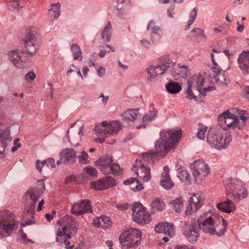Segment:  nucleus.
Returning a JSON list of instances; mask_svg holds the SVG:
<instances>
[{
  "mask_svg": "<svg viewBox=\"0 0 249 249\" xmlns=\"http://www.w3.org/2000/svg\"><path fill=\"white\" fill-rule=\"evenodd\" d=\"M181 137V130L171 129L168 131H162L160 133V139L157 140L155 144L156 151L150 150L142 153V162H148L153 163L157 157L158 152L163 151L166 153L174 148L176 143L178 142Z\"/></svg>",
  "mask_w": 249,
  "mask_h": 249,
  "instance_id": "obj_1",
  "label": "nucleus"
},
{
  "mask_svg": "<svg viewBox=\"0 0 249 249\" xmlns=\"http://www.w3.org/2000/svg\"><path fill=\"white\" fill-rule=\"evenodd\" d=\"M231 135L229 133H226L224 138L222 131L211 129L207 133V142L212 146L218 150L226 148L231 141Z\"/></svg>",
  "mask_w": 249,
  "mask_h": 249,
  "instance_id": "obj_2",
  "label": "nucleus"
},
{
  "mask_svg": "<svg viewBox=\"0 0 249 249\" xmlns=\"http://www.w3.org/2000/svg\"><path fill=\"white\" fill-rule=\"evenodd\" d=\"M226 195L234 199H241L247 197L248 192L240 180L230 178L224 181Z\"/></svg>",
  "mask_w": 249,
  "mask_h": 249,
  "instance_id": "obj_3",
  "label": "nucleus"
},
{
  "mask_svg": "<svg viewBox=\"0 0 249 249\" xmlns=\"http://www.w3.org/2000/svg\"><path fill=\"white\" fill-rule=\"evenodd\" d=\"M119 240L122 249H130L135 248L141 243V231L139 230L130 228L120 235Z\"/></svg>",
  "mask_w": 249,
  "mask_h": 249,
  "instance_id": "obj_4",
  "label": "nucleus"
},
{
  "mask_svg": "<svg viewBox=\"0 0 249 249\" xmlns=\"http://www.w3.org/2000/svg\"><path fill=\"white\" fill-rule=\"evenodd\" d=\"M16 225L14 214L7 210L0 212V238L9 236Z\"/></svg>",
  "mask_w": 249,
  "mask_h": 249,
  "instance_id": "obj_5",
  "label": "nucleus"
},
{
  "mask_svg": "<svg viewBox=\"0 0 249 249\" xmlns=\"http://www.w3.org/2000/svg\"><path fill=\"white\" fill-rule=\"evenodd\" d=\"M190 169L195 181L197 184L200 183L211 172L208 165L202 159L194 161L190 165Z\"/></svg>",
  "mask_w": 249,
  "mask_h": 249,
  "instance_id": "obj_6",
  "label": "nucleus"
},
{
  "mask_svg": "<svg viewBox=\"0 0 249 249\" xmlns=\"http://www.w3.org/2000/svg\"><path fill=\"white\" fill-rule=\"evenodd\" d=\"M182 233L189 242L194 243L197 241L200 236V231L195 219L184 222L182 226Z\"/></svg>",
  "mask_w": 249,
  "mask_h": 249,
  "instance_id": "obj_7",
  "label": "nucleus"
},
{
  "mask_svg": "<svg viewBox=\"0 0 249 249\" xmlns=\"http://www.w3.org/2000/svg\"><path fill=\"white\" fill-rule=\"evenodd\" d=\"M171 64L169 60L164 58H160L155 66H151L147 69L148 79L152 81L158 75L163 74Z\"/></svg>",
  "mask_w": 249,
  "mask_h": 249,
  "instance_id": "obj_8",
  "label": "nucleus"
},
{
  "mask_svg": "<svg viewBox=\"0 0 249 249\" xmlns=\"http://www.w3.org/2000/svg\"><path fill=\"white\" fill-rule=\"evenodd\" d=\"M196 223L199 231H202L206 233L212 235L217 234V232L213 228V220L208 213H203L196 220Z\"/></svg>",
  "mask_w": 249,
  "mask_h": 249,
  "instance_id": "obj_9",
  "label": "nucleus"
},
{
  "mask_svg": "<svg viewBox=\"0 0 249 249\" xmlns=\"http://www.w3.org/2000/svg\"><path fill=\"white\" fill-rule=\"evenodd\" d=\"M239 113L240 115L239 118V117H236L235 115L231 114L229 110L222 113L223 117H225L226 121L227 120H232L231 123L227 124L228 127H232V128L237 127L240 129L245 125V122L247 120V117L245 115L247 114V111L245 110H241Z\"/></svg>",
  "mask_w": 249,
  "mask_h": 249,
  "instance_id": "obj_10",
  "label": "nucleus"
},
{
  "mask_svg": "<svg viewBox=\"0 0 249 249\" xmlns=\"http://www.w3.org/2000/svg\"><path fill=\"white\" fill-rule=\"evenodd\" d=\"M133 220L138 223L146 224L150 222V215L140 202H135L131 208Z\"/></svg>",
  "mask_w": 249,
  "mask_h": 249,
  "instance_id": "obj_11",
  "label": "nucleus"
},
{
  "mask_svg": "<svg viewBox=\"0 0 249 249\" xmlns=\"http://www.w3.org/2000/svg\"><path fill=\"white\" fill-rule=\"evenodd\" d=\"M44 181V179L39 180L36 186L30 188L25 194V196H28L31 201V209L35 208L39 197L41 196L45 189Z\"/></svg>",
  "mask_w": 249,
  "mask_h": 249,
  "instance_id": "obj_12",
  "label": "nucleus"
},
{
  "mask_svg": "<svg viewBox=\"0 0 249 249\" xmlns=\"http://www.w3.org/2000/svg\"><path fill=\"white\" fill-rule=\"evenodd\" d=\"M132 171L136 174L142 182H148L151 178L150 168L144 165L141 160H136L135 164L133 165Z\"/></svg>",
  "mask_w": 249,
  "mask_h": 249,
  "instance_id": "obj_13",
  "label": "nucleus"
},
{
  "mask_svg": "<svg viewBox=\"0 0 249 249\" xmlns=\"http://www.w3.org/2000/svg\"><path fill=\"white\" fill-rule=\"evenodd\" d=\"M93 130L95 135L97 136L94 141L100 143H103L109 135V122L106 121L101 124H96Z\"/></svg>",
  "mask_w": 249,
  "mask_h": 249,
  "instance_id": "obj_14",
  "label": "nucleus"
},
{
  "mask_svg": "<svg viewBox=\"0 0 249 249\" xmlns=\"http://www.w3.org/2000/svg\"><path fill=\"white\" fill-rule=\"evenodd\" d=\"M25 50L21 53H26L27 56H33L38 50V46L36 44V38L33 33L28 32L24 40Z\"/></svg>",
  "mask_w": 249,
  "mask_h": 249,
  "instance_id": "obj_15",
  "label": "nucleus"
},
{
  "mask_svg": "<svg viewBox=\"0 0 249 249\" xmlns=\"http://www.w3.org/2000/svg\"><path fill=\"white\" fill-rule=\"evenodd\" d=\"M71 213L76 215H80L86 213H92V209L89 200H84L74 203L71 208Z\"/></svg>",
  "mask_w": 249,
  "mask_h": 249,
  "instance_id": "obj_16",
  "label": "nucleus"
},
{
  "mask_svg": "<svg viewBox=\"0 0 249 249\" xmlns=\"http://www.w3.org/2000/svg\"><path fill=\"white\" fill-rule=\"evenodd\" d=\"M202 198L198 194H194L188 200V206L185 210L186 215H190L196 212L202 206Z\"/></svg>",
  "mask_w": 249,
  "mask_h": 249,
  "instance_id": "obj_17",
  "label": "nucleus"
},
{
  "mask_svg": "<svg viewBox=\"0 0 249 249\" xmlns=\"http://www.w3.org/2000/svg\"><path fill=\"white\" fill-rule=\"evenodd\" d=\"M62 223V221L59 220L57 221V224L59 226L58 230L56 232V242H60V240L59 237L63 236H66V239H70L72 236L76 234L77 232V228L76 226L71 225L68 230V232L66 233L68 230V227L66 226H64L62 227H60Z\"/></svg>",
  "mask_w": 249,
  "mask_h": 249,
  "instance_id": "obj_18",
  "label": "nucleus"
},
{
  "mask_svg": "<svg viewBox=\"0 0 249 249\" xmlns=\"http://www.w3.org/2000/svg\"><path fill=\"white\" fill-rule=\"evenodd\" d=\"M239 68L245 74L249 73V51H243L237 58Z\"/></svg>",
  "mask_w": 249,
  "mask_h": 249,
  "instance_id": "obj_19",
  "label": "nucleus"
},
{
  "mask_svg": "<svg viewBox=\"0 0 249 249\" xmlns=\"http://www.w3.org/2000/svg\"><path fill=\"white\" fill-rule=\"evenodd\" d=\"M8 58L16 67L21 69L25 67L26 59L19 55L18 50L10 51L8 53Z\"/></svg>",
  "mask_w": 249,
  "mask_h": 249,
  "instance_id": "obj_20",
  "label": "nucleus"
},
{
  "mask_svg": "<svg viewBox=\"0 0 249 249\" xmlns=\"http://www.w3.org/2000/svg\"><path fill=\"white\" fill-rule=\"evenodd\" d=\"M155 231L157 233H164L172 237L174 232V225L167 222H160L155 226Z\"/></svg>",
  "mask_w": 249,
  "mask_h": 249,
  "instance_id": "obj_21",
  "label": "nucleus"
},
{
  "mask_svg": "<svg viewBox=\"0 0 249 249\" xmlns=\"http://www.w3.org/2000/svg\"><path fill=\"white\" fill-rule=\"evenodd\" d=\"M76 152L72 148H67L61 152V160L64 163H73L77 158Z\"/></svg>",
  "mask_w": 249,
  "mask_h": 249,
  "instance_id": "obj_22",
  "label": "nucleus"
},
{
  "mask_svg": "<svg viewBox=\"0 0 249 249\" xmlns=\"http://www.w3.org/2000/svg\"><path fill=\"white\" fill-rule=\"evenodd\" d=\"M95 165L105 175L109 174V156H103L95 162Z\"/></svg>",
  "mask_w": 249,
  "mask_h": 249,
  "instance_id": "obj_23",
  "label": "nucleus"
},
{
  "mask_svg": "<svg viewBox=\"0 0 249 249\" xmlns=\"http://www.w3.org/2000/svg\"><path fill=\"white\" fill-rule=\"evenodd\" d=\"M204 77L199 73L194 74L188 79V84L191 87H195L196 89L200 90L204 84Z\"/></svg>",
  "mask_w": 249,
  "mask_h": 249,
  "instance_id": "obj_24",
  "label": "nucleus"
},
{
  "mask_svg": "<svg viewBox=\"0 0 249 249\" xmlns=\"http://www.w3.org/2000/svg\"><path fill=\"white\" fill-rule=\"evenodd\" d=\"M216 207L219 210L226 213L233 212L236 208L233 202L229 199H227L225 201L219 203Z\"/></svg>",
  "mask_w": 249,
  "mask_h": 249,
  "instance_id": "obj_25",
  "label": "nucleus"
},
{
  "mask_svg": "<svg viewBox=\"0 0 249 249\" xmlns=\"http://www.w3.org/2000/svg\"><path fill=\"white\" fill-rule=\"evenodd\" d=\"M90 187L98 191L107 189L109 187V177L107 176L103 179L91 182Z\"/></svg>",
  "mask_w": 249,
  "mask_h": 249,
  "instance_id": "obj_26",
  "label": "nucleus"
},
{
  "mask_svg": "<svg viewBox=\"0 0 249 249\" xmlns=\"http://www.w3.org/2000/svg\"><path fill=\"white\" fill-rule=\"evenodd\" d=\"M131 4L130 0H122L121 2L118 3L116 6L117 14L119 17L123 18L127 11V8H129Z\"/></svg>",
  "mask_w": 249,
  "mask_h": 249,
  "instance_id": "obj_27",
  "label": "nucleus"
},
{
  "mask_svg": "<svg viewBox=\"0 0 249 249\" xmlns=\"http://www.w3.org/2000/svg\"><path fill=\"white\" fill-rule=\"evenodd\" d=\"M139 109L137 110L133 109H129L124 112L121 115L123 120H129L133 121L137 118L138 115L139 114L137 111Z\"/></svg>",
  "mask_w": 249,
  "mask_h": 249,
  "instance_id": "obj_28",
  "label": "nucleus"
},
{
  "mask_svg": "<svg viewBox=\"0 0 249 249\" xmlns=\"http://www.w3.org/2000/svg\"><path fill=\"white\" fill-rule=\"evenodd\" d=\"M166 90L171 94H177L181 90V87L177 82H170L165 86Z\"/></svg>",
  "mask_w": 249,
  "mask_h": 249,
  "instance_id": "obj_29",
  "label": "nucleus"
},
{
  "mask_svg": "<svg viewBox=\"0 0 249 249\" xmlns=\"http://www.w3.org/2000/svg\"><path fill=\"white\" fill-rule=\"evenodd\" d=\"M71 50L72 53L74 60L80 61L82 60V51L80 46L77 44H72L71 46Z\"/></svg>",
  "mask_w": 249,
  "mask_h": 249,
  "instance_id": "obj_30",
  "label": "nucleus"
},
{
  "mask_svg": "<svg viewBox=\"0 0 249 249\" xmlns=\"http://www.w3.org/2000/svg\"><path fill=\"white\" fill-rule=\"evenodd\" d=\"M9 133L7 131L0 129V154H3L6 146V140L8 139Z\"/></svg>",
  "mask_w": 249,
  "mask_h": 249,
  "instance_id": "obj_31",
  "label": "nucleus"
},
{
  "mask_svg": "<svg viewBox=\"0 0 249 249\" xmlns=\"http://www.w3.org/2000/svg\"><path fill=\"white\" fill-rule=\"evenodd\" d=\"M152 211L153 212L156 211H162L165 207L164 203L158 198H155L151 204Z\"/></svg>",
  "mask_w": 249,
  "mask_h": 249,
  "instance_id": "obj_32",
  "label": "nucleus"
},
{
  "mask_svg": "<svg viewBox=\"0 0 249 249\" xmlns=\"http://www.w3.org/2000/svg\"><path fill=\"white\" fill-rule=\"evenodd\" d=\"M110 171L114 176H119L123 174V169L117 163H113L112 157L110 156Z\"/></svg>",
  "mask_w": 249,
  "mask_h": 249,
  "instance_id": "obj_33",
  "label": "nucleus"
},
{
  "mask_svg": "<svg viewBox=\"0 0 249 249\" xmlns=\"http://www.w3.org/2000/svg\"><path fill=\"white\" fill-rule=\"evenodd\" d=\"M123 128V124L118 121L110 122V135L116 134Z\"/></svg>",
  "mask_w": 249,
  "mask_h": 249,
  "instance_id": "obj_34",
  "label": "nucleus"
},
{
  "mask_svg": "<svg viewBox=\"0 0 249 249\" xmlns=\"http://www.w3.org/2000/svg\"><path fill=\"white\" fill-rule=\"evenodd\" d=\"M157 114L158 111L153 106L150 108L149 112L143 117L142 121L144 122H151L155 119Z\"/></svg>",
  "mask_w": 249,
  "mask_h": 249,
  "instance_id": "obj_35",
  "label": "nucleus"
},
{
  "mask_svg": "<svg viewBox=\"0 0 249 249\" xmlns=\"http://www.w3.org/2000/svg\"><path fill=\"white\" fill-rule=\"evenodd\" d=\"M177 177L182 182H185L188 184L191 183V178L188 172L186 170L178 171Z\"/></svg>",
  "mask_w": 249,
  "mask_h": 249,
  "instance_id": "obj_36",
  "label": "nucleus"
},
{
  "mask_svg": "<svg viewBox=\"0 0 249 249\" xmlns=\"http://www.w3.org/2000/svg\"><path fill=\"white\" fill-rule=\"evenodd\" d=\"M6 3L8 9L11 11H19L23 7L19 0H12Z\"/></svg>",
  "mask_w": 249,
  "mask_h": 249,
  "instance_id": "obj_37",
  "label": "nucleus"
},
{
  "mask_svg": "<svg viewBox=\"0 0 249 249\" xmlns=\"http://www.w3.org/2000/svg\"><path fill=\"white\" fill-rule=\"evenodd\" d=\"M208 127L204 124L199 123L197 132V137L200 140H204L207 137L206 133L208 132Z\"/></svg>",
  "mask_w": 249,
  "mask_h": 249,
  "instance_id": "obj_38",
  "label": "nucleus"
},
{
  "mask_svg": "<svg viewBox=\"0 0 249 249\" xmlns=\"http://www.w3.org/2000/svg\"><path fill=\"white\" fill-rule=\"evenodd\" d=\"M160 183L161 185L166 190L171 189L174 185L170 176L161 177V180L160 181Z\"/></svg>",
  "mask_w": 249,
  "mask_h": 249,
  "instance_id": "obj_39",
  "label": "nucleus"
},
{
  "mask_svg": "<svg viewBox=\"0 0 249 249\" xmlns=\"http://www.w3.org/2000/svg\"><path fill=\"white\" fill-rule=\"evenodd\" d=\"M79 164L86 165L90 162L91 159L89 157L87 153L84 150L82 151L80 154L77 156Z\"/></svg>",
  "mask_w": 249,
  "mask_h": 249,
  "instance_id": "obj_40",
  "label": "nucleus"
},
{
  "mask_svg": "<svg viewBox=\"0 0 249 249\" xmlns=\"http://www.w3.org/2000/svg\"><path fill=\"white\" fill-rule=\"evenodd\" d=\"M170 203L173 205L175 211L177 213H181L183 207L182 200L181 197L177 198L174 200L170 201Z\"/></svg>",
  "mask_w": 249,
  "mask_h": 249,
  "instance_id": "obj_41",
  "label": "nucleus"
},
{
  "mask_svg": "<svg viewBox=\"0 0 249 249\" xmlns=\"http://www.w3.org/2000/svg\"><path fill=\"white\" fill-rule=\"evenodd\" d=\"M198 9L196 7H195L190 14V19L187 22V25L185 27V30H188L190 26L193 24L196 19Z\"/></svg>",
  "mask_w": 249,
  "mask_h": 249,
  "instance_id": "obj_42",
  "label": "nucleus"
},
{
  "mask_svg": "<svg viewBox=\"0 0 249 249\" xmlns=\"http://www.w3.org/2000/svg\"><path fill=\"white\" fill-rule=\"evenodd\" d=\"M84 172L91 177H94L97 175V170L94 167L88 166L84 168Z\"/></svg>",
  "mask_w": 249,
  "mask_h": 249,
  "instance_id": "obj_43",
  "label": "nucleus"
},
{
  "mask_svg": "<svg viewBox=\"0 0 249 249\" xmlns=\"http://www.w3.org/2000/svg\"><path fill=\"white\" fill-rule=\"evenodd\" d=\"M179 75L183 78L187 77L190 75V70L188 67L185 65L180 66L179 67Z\"/></svg>",
  "mask_w": 249,
  "mask_h": 249,
  "instance_id": "obj_44",
  "label": "nucleus"
},
{
  "mask_svg": "<svg viewBox=\"0 0 249 249\" xmlns=\"http://www.w3.org/2000/svg\"><path fill=\"white\" fill-rule=\"evenodd\" d=\"M101 228L103 229H107L109 228V217L105 215L100 216Z\"/></svg>",
  "mask_w": 249,
  "mask_h": 249,
  "instance_id": "obj_45",
  "label": "nucleus"
},
{
  "mask_svg": "<svg viewBox=\"0 0 249 249\" xmlns=\"http://www.w3.org/2000/svg\"><path fill=\"white\" fill-rule=\"evenodd\" d=\"M102 38L104 40L108 41L109 40V22L104 28L101 34Z\"/></svg>",
  "mask_w": 249,
  "mask_h": 249,
  "instance_id": "obj_46",
  "label": "nucleus"
},
{
  "mask_svg": "<svg viewBox=\"0 0 249 249\" xmlns=\"http://www.w3.org/2000/svg\"><path fill=\"white\" fill-rule=\"evenodd\" d=\"M221 77L223 78V80H221L220 77H216L215 81L216 82H219L220 84H222L224 85L227 86L228 84L230 83V79L226 77L224 74H219V77Z\"/></svg>",
  "mask_w": 249,
  "mask_h": 249,
  "instance_id": "obj_47",
  "label": "nucleus"
},
{
  "mask_svg": "<svg viewBox=\"0 0 249 249\" xmlns=\"http://www.w3.org/2000/svg\"><path fill=\"white\" fill-rule=\"evenodd\" d=\"M215 90V87L213 86H209L207 88H205L204 89H202V88H200V90H198V92L202 95H205L206 92L209 91H212Z\"/></svg>",
  "mask_w": 249,
  "mask_h": 249,
  "instance_id": "obj_48",
  "label": "nucleus"
},
{
  "mask_svg": "<svg viewBox=\"0 0 249 249\" xmlns=\"http://www.w3.org/2000/svg\"><path fill=\"white\" fill-rule=\"evenodd\" d=\"M45 165H47V160H44L41 162L38 160H37L36 161V169L40 173H41L42 171V168L43 166H44Z\"/></svg>",
  "mask_w": 249,
  "mask_h": 249,
  "instance_id": "obj_49",
  "label": "nucleus"
},
{
  "mask_svg": "<svg viewBox=\"0 0 249 249\" xmlns=\"http://www.w3.org/2000/svg\"><path fill=\"white\" fill-rule=\"evenodd\" d=\"M36 77V75L33 71H30L25 76V78L26 81H33Z\"/></svg>",
  "mask_w": 249,
  "mask_h": 249,
  "instance_id": "obj_50",
  "label": "nucleus"
},
{
  "mask_svg": "<svg viewBox=\"0 0 249 249\" xmlns=\"http://www.w3.org/2000/svg\"><path fill=\"white\" fill-rule=\"evenodd\" d=\"M135 181L137 182V184L139 183V180L136 178H130L124 180L123 183L125 185H128L134 183Z\"/></svg>",
  "mask_w": 249,
  "mask_h": 249,
  "instance_id": "obj_51",
  "label": "nucleus"
},
{
  "mask_svg": "<svg viewBox=\"0 0 249 249\" xmlns=\"http://www.w3.org/2000/svg\"><path fill=\"white\" fill-rule=\"evenodd\" d=\"M192 33H196L197 35L202 36L203 37H205L204 31L201 28H194L192 31Z\"/></svg>",
  "mask_w": 249,
  "mask_h": 249,
  "instance_id": "obj_52",
  "label": "nucleus"
},
{
  "mask_svg": "<svg viewBox=\"0 0 249 249\" xmlns=\"http://www.w3.org/2000/svg\"><path fill=\"white\" fill-rule=\"evenodd\" d=\"M93 225L95 227H101V222L100 217H96L93 219Z\"/></svg>",
  "mask_w": 249,
  "mask_h": 249,
  "instance_id": "obj_53",
  "label": "nucleus"
},
{
  "mask_svg": "<svg viewBox=\"0 0 249 249\" xmlns=\"http://www.w3.org/2000/svg\"><path fill=\"white\" fill-rule=\"evenodd\" d=\"M141 45L145 48H149L151 46L150 42L145 39H143L140 41Z\"/></svg>",
  "mask_w": 249,
  "mask_h": 249,
  "instance_id": "obj_54",
  "label": "nucleus"
},
{
  "mask_svg": "<svg viewBox=\"0 0 249 249\" xmlns=\"http://www.w3.org/2000/svg\"><path fill=\"white\" fill-rule=\"evenodd\" d=\"M192 87H191L188 85V87L187 89V92L188 94V97L190 99H196V96H195L194 94L192 92V91L191 89Z\"/></svg>",
  "mask_w": 249,
  "mask_h": 249,
  "instance_id": "obj_55",
  "label": "nucleus"
},
{
  "mask_svg": "<svg viewBox=\"0 0 249 249\" xmlns=\"http://www.w3.org/2000/svg\"><path fill=\"white\" fill-rule=\"evenodd\" d=\"M21 236L24 242H25L26 244H27V243H34V241H33L32 240L29 239L27 238L26 234L24 233L23 231H21Z\"/></svg>",
  "mask_w": 249,
  "mask_h": 249,
  "instance_id": "obj_56",
  "label": "nucleus"
},
{
  "mask_svg": "<svg viewBox=\"0 0 249 249\" xmlns=\"http://www.w3.org/2000/svg\"><path fill=\"white\" fill-rule=\"evenodd\" d=\"M161 29L159 26H155L152 28V33L157 35L161 34Z\"/></svg>",
  "mask_w": 249,
  "mask_h": 249,
  "instance_id": "obj_57",
  "label": "nucleus"
},
{
  "mask_svg": "<svg viewBox=\"0 0 249 249\" xmlns=\"http://www.w3.org/2000/svg\"><path fill=\"white\" fill-rule=\"evenodd\" d=\"M222 225L223 226V231L222 232H220L219 233V234H218L219 236L223 235L225 233V232L227 231V222L226 220L225 219L222 218Z\"/></svg>",
  "mask_w": 249,
  "mask_h": 249,
  "instance_id": "obj_58",
  "label": "nucleus"
},
{
  "mask_svg": "<svg viewBox=\"0 0 249 249\" xmlns=\"http://www.w3.org/2000/svg\"><path fill=\"white\" fill-rule=\"evenodd\" d=\"M76 177L74 175H71L67 177L65 180V184H68L70 183L72 181L75 180Z\"/></svg>",
  "mask_w": 249,
  "mask_h": 249,
  "instance_id": "obj_59",
  "label": "nucleus"
},
{
  "mask_svg": "<svg viewBox=\"0 0 249 249\" xmlns=\"http://www.w3.org/2000/svg\"><path fill=\"white\" fill-rule=\"evenodd\" d=\"M47 166H51L52 168L55 167L54 160L53 158H49L47 160Z\"/></svg>",
  "mask_w": 249,
  "mask_h": 249,
  "instance_id": "obj_60",
  "label": "nucleus"
},
{
  "mask_svg": "<svg viewBox=\"0 0 249 249\" xmlns=\"http://www.w3.org/2000/svg\"><path fill=\"white\" fill-rule=\"evenodd\" d=\"M170 73V74L173 77H176L177 75H179V70L173 68L171 70Z\"/></svg>",
  "mask_w": 249,
  "mask_h": 249,
  "instance_id": "obj_61",
  "label": "nucleus"
},
{
  "mask_svg": "<svg viewBox=\"0 0 249 249\" xmlns=\"http://www.w3.org/2000/svg\"><path fill=\"white\" fill-rule=\"evenodd\" d=\"M218 122L220 124V125H222V123H224L225 124L227 123V121L225 119V117H223L222 114L219 115L218 117Z\"/></svg>",
  "mask_w": 249,
  "mask_h": 249,
  "instance_id": "obj_62",
  "label": "nucleus"
},
{
  "mask_svg": "<svg viewBox=\"0 0 249 249\" xmlns=\"http://www.w3.org/2000/svg\"><path fill=\"white\" fill-rule=\"evenodd\" d=\"M97 72L98 75L102 77L105 74V70L103 68L100 67L97 69Z\"/></svg>",
  "mask_w": 249,
  "mask_h": 249,
  "instance_id": "obj_63",
  "label": "nucleus"
},
{
  "mask_svg": "<svg viewBox=\"0 0 249 249\" xmlns=\"http://www.w3.org/2000/svg\"><path fill=\"white\" fill-rule=\"evenodd\" d=\"M213 72L216 75L220 74V70L219 68H217V66H213L211 69Z\"/></svg>",
  "mask_w": 249,
  "mask_h": 249,
  "instance_id": "obj_64",
  "label": "nucleus"
}]
</instances>
